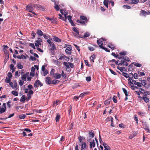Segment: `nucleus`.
Instances as JSON below:
<instances>
[{
  "label": "nucleus",
  "instance_id": "33",
  "mask_svg": "<svg viewBox=\"0 0 150 150\" xmlns=\"http://www.w3.org/2000/svg\"><path fill=\"white\" fill-rule=\"evenodd\" d=\"M60 81L59 80L54 79L52 81V84L55 85L59 83Z\"/></svg>",
  "mask_w": 150,
  "mask_h": 150
},
{
  "label": "nucleus",
  "instance_id": "55",
  "mask_svg": "<svg viewBox=\"0 0 150 150\" xmlns=\"http://www.w3.org/2000/svg\"><path fill=\"white\" fill-rule=\"evenodd\" d=\"M138 76L137 73H135L133 75L132 77H133V78L134 77L135 79H138Z\"/></svg>",
  "mask_w": 150,
  "mask_h": 150
},
{
  "label": "nucleus",
  "instance_id": "12",
  "mask_svg": "<svg viewBox=\"0 0 150 150\" xmlns=\"http://www.w3.org/2000/svg\"><path fill=\"white\" fill-rule=\"evenodd\" d=\"M2 108H1V112H5L6 111V104L5 103H3V105L2 106Z\"/></svg>",
  "mask_w": 150,
  "mask_h": 150
},
{
  "label": "nucleus",
  "instance_id": "26",
  "mask_svg": "<svg viewBox=\"0 0 150 150\" xmlns=\"http://www.w3.org/2000/svg\"><path fill=\"white\" fill-rule=\"evenodd\" d=\"M103 146L105 148V149H107L108 150H110V147L108 146L106 143L104 142L103 143Z\"/></svg>",
  "mask_w": 150,
  "mask_h": 150
},
{
  "label": "nucleus",
  "instance_id": "54",
  "mask_svg": "<svg viewBox=\"0 0 150 150\" xmlns=\"http://www.w3.org/2000/svg\"><path fill=\"white\" fill-rule=\"evenodd\" d=\"M123 7L125 8H126L127 9H130L131 8V7L130 6L125 5H123Z\"/></svg>",
  "mask_w": 150,
  "mask_h": 150
},
{
  "label": "nucleus",
  "instance_id": "1",
  "mask_svg": "<svg viewBox=\"0 0 150 150\" xmlns=\"http://www.w3.org/2000/svg\"><path fill=\"white\" fill-rule=\"evenodd\" d=\"M88 21V19L87 17L83 16H80V20H77L76 22L83 25H84L86 23H87Z\"/></svg>",
  "mask_w": 150,
  "mask_h": 150
},
{
  "label": "nucleus",
  "instance_id": "47",
  "mask_svg": "<svg viewBox=\"0 0 150 150\" xmlns=\"http://www.w3.org/2000/svg\"><path fill=\"white\" fill-rule=\"evenodd\" d=\"M86 144L85 142H83L82 144L81 145V149H84V148H86Z\"/></svg>",
  "mask_w": 150,
  "mask_h": 150
},
{
  "label": "nucleus",
  "instance_id": "2",
  "mask_svg": "<svg viewBox=\"0 0 150 150\" xmlns=\"http://www.w3.org/2000/svg\"><path fill=\"white\" fill-rule=\"evenodd\" d=\"M34 4H30L27 5L26 6V10L29 12H31V11L34 10Z\"/></svg>",
  "mask_w": 150,
  "mask_h": 150
},
{
  "label": "nucleus",
  "instance_id": "39",
  "mask_svg": "<svg viewBox=\"0 0 150 150\" xmlns=\"http://www.w3.org/2000/svg\"><path fill=\"white\" fill-rule=\"evenodd\" d=\"M11 93L15 96H17L18 95V93L16 91H12Z\"/></svg>",
  "mask_w": 150,
  "mask_h": 150
},
{
  "label": "nucleus",
  "instance_id": "57",
  "mask_svg": "<svg viewBox=\"0 0 150 150\" xmlns=\"http://www.w3.org/2000/svg\"><path fill=\"white\" fill-rule=\"evenodd\" d=\"M138 76H145V74L143 72H138Z\"/></svg>",
  "mask_w": 150,
  "mask_h": 150
},
{
  "label": "nucleus",
  "instance_id": "51",
  "mask_svg": "<svg viewBox=\"0 0 150 150\" xmlns=\"http://www.w3.org/2000/svg\"><path fill=\"white\" fill-rule=\"evenodd\" d=\"M60 118V115L59 114L57 115L56 117L55 120L56 122H58L59 121V119Z\"/></svg>",
  "mask_w": 150,
  "mask_h": 150
},
{
  "label": "nucleus",
  "instance_id": "36",
  "mask_svg": "<svg viewBox=\"0 0 150 150\" xmlns=\"http://www.w3.org/2000/svg\"><path fill=\"white\" fill-rule=\"evenodd\" d=\"M50 46L51 47L50 50H56V48L55 45L54 43L50 45Z\"/></svg>",
  "mask_w": 150,
  "mask_h": 150
},
{
  "label": "nucleus",
  "instance_id": "27",
  "mask_svg": "<svg viewBox=\"0 0 150 150\" xmlns=\"http://www.w3.org/2000/svg\"><path fill=\"white\" fill-rule=\"evenodd\" d=\"M120 58H123V59H124V60L127 61L128 62L130 61L129 58L127 57H121Z\"/></svg>",
  "mask_w": 150,
  "mask_h": 150
},
{
  "label": "nucleus",
  "instance_id": "58",
  "mask_svg": "<svg viewBox=\"0 0 150 150\" xmlns=\"http://www.w3.org/2000/svg\"><path fill=\"white\" fill-rule=\"evenodd\" d=\"M117 98V97L116 96H114L112 98V100L113 102L115 103H117V100H116Z\"/></svg>",
  "mask_w": 150,
  "mask_h": 150
},
{
  "label": "nucleus",
  "instance_id": "40",
  "mask_svg": "<svg viewBox=\"0 0 150 150\" xmlns=\"http://www.w3.org/2000/svg\"><path fill=\"white\" fill-rule=\"evenodd\" d=\"M25 96L23 95L22 97H21V99L20 100V101L21 102H24L25 100H26L25 99Z\"/></svg>",
  "mask_w": 150,
  "mask_h": 150
},
{
  "label": "nucleus",
  "instance_id": "43",
  "mask_svg": "<svg viewBox=\"0 0 150 150\" xmlns=\"http://www.w3.org/2000/svg\"><path fill=\"white\" fill-rule=\"evenodd\" d=\"M26 117V115H19V118L20 119H23Z\"/></svg>",
  "mask_w": 150,
  "mask_h": 150
},
{
  "label": "nucleus",
  "instance_id": "19",
  "mask_svg": "<svg viewBox=\"0 0 150 150\" xmlns=\"http://www.w3.org/2000/svg\"><path fill=\"white\" fill-rule=\"evenodd\" d=\"M90 143V148H92V147H94L95 146V143L94 140H93L92 142H89Z\"/></svg>",
  "mask_w": 150,
  "mask_h": 150
},
{
  "label": "nucleus",
  "instance_id": "24",
  "mask_svg": "<svg viewBox=\"0 0 150 150\" xmlns=\"http://www.w3.org/2000/svg\"><path fill=\"white\" fill-rule=\"evenodd\" d=\"M140 93L142 94H143L144 96H146L150 94V92L147 91H144V92H142V91H140Z\"/></svg>",
  "mask_w": 150,
  "mask_h": 150
},
{
  "label": "nucleus",
  "instance_id": "34",
  "mask_svg": "<svg viewBox=\"0 0 150 150\" xmlns=\"http://www.w3.org/2000/svg\"><path fill=\"white\" fill-rule=\"evenodd\" d=\"M63 64L67 67V69H68L70 68L69 65L68 64V63L64 62H63Z\"/></svg>",
  "mask_w": 150,
  "mask_h": 150
},
{
  "label": "nucleus",
  "instance_id": "52",
  "mask_svg": "<svg viewBox=\"0 0 150 150\" xmlns=\"http://www.w3.org/2000/svg\"><path fill=\"white\" fill-rule=\"evenodd\" d=\"M17 67L18 69H21L23 68V66L21 63L17 65Z\"/></svg>",
  "mask_w": 150,
  "mask_h": 150
},
{
  "label": "nucleus",
  "instance_id": "35",
  "mask_svg": "<svg viewBox=\"0 0 150 150\" xmlns=\"http://www.w3.org/2000/svg\"><path fill=\"white\" fill-rule=\"evenodd\" d=\"M97 43L99 45V47H100V45H101L102 44H103V42L102 41V40H101V39H99L97 41Z\"/></svg>",
  "mask_w": 150,
  "mask_h": 150
},
{
  "label": "nucleus",
  "instance_id": "3",
  "mask_svg": "<svg viewBox=\"0 0 150 150\" xmlns=\"http://www.w3.org/2000/svg\"><path fill=\"white\" fill-rule=\"evenodd\" d=\"M89 136L87 138V141L88 142H90L92 138L94 137V134L92 130L88 132Z\"/></svg>",
  "mask_w": 150,
  "mask_h": 150
},
{
  "label": "nucleus",
  "instance_id": "56",
  "mask_svg": "<svg viewBox=\"0 0 150 150\" xmlns=\"http://www.w3.org/2000/svg\"><path fill=\"white\" fill-rule=\"evenodd\" d=\"M62 76L64 78H66L67 75L66 74L64 73L63 71H62L61 73Z\"/></svg>",
  "mask_w": 150,
  "mask_h": 150
},
{
  "label": "nucleus",
  "instance_id": "64",
  "mask_svg": "<svg viewBox=\"0 0 150 150\" xmlns=\"http://www.w3.org/2000/svg\"><path fill=\"white\" fill-rule=\"evenodd\" d=\"M7 76L8 77V78L11 79L12 76V74L11 72H9L8 73Z\"/></svg>",
  "mask_w": 150,
  "mask_h": 150
},
{
  "label": "nucleus",
  "instance_id": "29",
  "mask_svg": "<svg viewBox=\"0 0 150 150\" xmlns=\"http://www.w3.org/2000/svg\"><path fill=\"white\" fill-rule=\"evenodd\" d=\"M109 1H108L104 0L103 2V4L107 8H108Z\"/></svg>",
  "mask_w": 150,
  "mask_h": 150
},
{
  "label": "nucleus",
  "instance_id": "28",
  "mask_svg": "<svg viewBox=\"0 0 150 150\" xmlns=\"http://www.w3.org/2000/svg\"><path fill=\"white\" fill-rule=\"evenodd\" d=\"M107 46L110 48L112 50L115 49V47L114 46V45L111 43L109 44Z\"/></svg>",
  "mask_w": 150,
  "mask_h": 150
},
{
  "label": "nucleus",
  "instance_id": "45",
  "mask_svg": "<svg viewBox=\"0 0 150 150\" xmlns=\"http://www.w3.org/2000/svg\"><path fill=\"white\" fill-rule=\"evenodd\" d=\"M122 75L126 78H129V75H128V74L126 73L123 72L122 74Z\"/></svg>",
  "mask_w": 150,
  "mask_h": 150
},
{
  "label": "nucleus",
  "instance_id": "41",
  "mask_svg": "<svg viewBox=\"0 0 150 150\" xmlns=\"http://www.w3.org/2000/svg\"><path fill=\"white\" fill-rule=\"evenodd\" d=\"M122 89L123 92L124 93L126 96L127 97L128 96V95L127 91L124 88H122Z\"/></svg>",
  "mask_w": 150,
  "mask_h": 150
},
{
  "label": "nucleus",
  "instance_id": "61",
  "mask_svg": "<svg viewBox=\"0 0 150 150\" xmlns=\"http://www.w3.org/2000/svg\"><path fill=\"white\" fill-rule=\"evenodd\" d=\"M54 69H52L50 72V74L52 76L54 75V74H55L54 73Z\"/></svg>",
  "mask_w": 150,
  "mask_h": 150
},
{
  "label": "nucleus",
  "instance_id": "38",
  "mask_svg": "<svg viewBox=\"0 0 150 150\" xmlns=\"http://www.w3.org/2000/svg\"><path fill=\"white\" fill-rule=\"evenodd\" d=\"M27 76L25 74L22 75L21 77V79L23 81H25L26 80Z\"/></svg>",
  "mask_w": 150,
  "mask_h": 150
},
{
  "label": "nucleus",
  "instance_id": "63",
  "mask_svg": "<svg viewBox=\"0 0 150 150\" xmlns=\"http://www.w3.org/2000/svg\"><path fill=\"white\" fill-rule=\"evenodd\" d=\"M109 71L111 73L113 74V75H117L116 73L114 71H113L112 70L110 69H109Z\"/></svg>",
  "mask_w": 150,
  "mask_h": 150
},
{
  "label": "nucleus",
  "instance_id": "59",
  "mask_svg": "<svg viewBox=\"0 0 150 150\" xmlns=\"http://www.w3.org/2000/svg\"><path fill=\"white\" fill-rule=\"evenodd\" d=\"M11 102L10 100L9 101L6 103L7 105V107L8 108H10L11 107Z\"/></svg>",
  "mask_w": 150,
  "mask_h": 150
},
{
  "label": "nucleus",
  "instance_id": "53",
  "mask_svg": "<svg viewBox=\"0 0 150 150\" xmlns=\"http://www.w3.org/2000/svg\"><path fill=\"white\" fill-rule=\"evenodd\" d=\"M127 52L126 51H122L120 52V55H125L127 54Z\"/></svg>",
  "mask_w": 150,
  "mask_h": 150
},
{
  "label": "nucleus",
  "instance_id": "6",
  "mask_svg": "<svg viewBox=\"0 0 150 150\" xmlns=\"http://www.w3.org/2000/svg\"><path fill=\"white\" fill-rule=\"evenodd\" d=\"M38 40L35 41V45L36 47H39V45H41V42H42V40L41 38H38Z\"/></svg>",
  "mask_w": 150,
  "mask_h": 150
},
{
  "label": "nucleus",
  "instance_id": "60",
  "mask_svg": "<svg viewBox=\"0 0 150 150\" xmlns=\"http://www.w3.org/2000/svg\"><path fill=\"white\" fill-rule=\"evenodd\" d=\"M87 94L86 93L84 92L83 93H81L80 95L79 96V97H81V98H83L84 96L85 95Z\"/></svg>",
  "mask_w": 150,
  "mask_h": 150
},
{
  "label": "nucleus",
  "instance_id": "14",
  "mask_svg": "<svg viewBox=\"0 0 150 150\" xmlns=\"http://www.w3.org/2000/svg\"><path fill=\"white\" fill-rule=\"evenodd\" d=\"M142 85L147 88H148L149 87V86L147 85L146 81L145 80H143L142 81Z\"/></svg>",
  "mask_w": 150,
  "mask_h": 150
},
{
  "label": "nucleus",
  "instance_id": "17",
  "mask_svg": "<svg viewBox=\"0 0 150 150\" xmlns=\"http://www.w3.org/2000/svg\"><path fill=\"white\" fill-rule=\"evenodd\" d=\"M53 76L54 78L56 79H59L61 77V75L60 74L55 73L54 74V75H53Z\"/></svg>",
  "mask_w": 150,
  "mask_h": 150
},
{
  "label": "nucleus",
  "instance_id": "48",
  "mask_svg": "<svg viewBox=\"0 0 150 150\" xmlns=\"http://www.w3.org/2000/svg\"><path fill=\"white\" fill-rule=\"evenodd\" d=\"M133 64L136 66L139 67H141L142 65L141 64L136 62H134Z\"/></svg>",
  "mask_w": 150,
  "mask_h": 150
},
{
  "label": "nucleus",
  "instance_id": "10",
  "mask_svg": "<svg viewBox=\"0 0 150 150\" xmlns=\"http://www.w3.org/2000/svg\"><path fill=\"white\" fill-rule=\"evenodd\" d=\"M45 81L47 85H50L52 84V79L49 77H47L46 78Z\"/></svg>",
  "mask_w": 150,
  "mask_h": 150
},
{
  "label": "nucleus",
  "instance_id": "18",
  "mask_svg": "<svg viewBox=\"0 0 150 150\" xmlns=\"http://www.w3.org/2000/svg\"><path fill=\"white\" fill-rule=\"evenodd\" d=\"M139 2V0H131L129 2L130 4H136L138 3Z\"/></svg>",
  "mask_w": 150,
  "mask_h": 150
},
{
  "label": "nucleus",
  "instance_id": "8",
  "mask_svg": "<svg viewBox=\"0 0 150 150\" xmlns=\"http://www.w3.org/2000/svg\"><path fill=\"white\" fill-rule=\"evenodd\" d=\"M72 30H73V31H74L75 32H76L75 33H74V35L75 36L77 37H80L79 36V31L78 30H77L76 28H75V27H73V28H72Z\"/></svg>",
  "mask_w": 150,
  "mask_h": 150
},
{
  "label": "nucleus",
  "instance_id": "16",
  "mask_svg": "<svg viewBox=\"0 0 150 150\" xmlns=\"http://www.w3.org/2000/svg\"><path fill=\"white\" fill-rule=\"evenodd\" d=\"M53 62L54 64L59 66H61L62 65L61 63L57 60L53 59Z\"/></svg>",
  "mask_w": 150,
  "mask_h": 150
},
{
  "label": "nucleus",
  "instance_id": "5",
  "mask_svg": "<svg viewBox=\"0 0 150 150\" xmlns=\"http://www.w3.org/2000/svg\"><path fill=\"white\" fill-rule=\"evenodd\" d=\"M40 85V87L43 86L42 83L38 80H37L35 82L34 84V86L35 88H37Z\"/></svg>",
  "mask_w": 150,
  "mask_h": 150
},
{
  "label": "nucleus",
  "instance_id": "50",
  "mask_svg": "<svg viewBox=\"0 0 150 150\" xmlns=\"http://www.w3.org/2000/svg\"><path fill=\"white\" fill-rule=\"evenodd\" d=\"M42 110H38L37 109H34L33 110V111L35 112H36L38 113H41Z\"/></svg>",
  "mask_w": 150,
  "mask_h": 150
},
{
  "label": "nucleus",
  "instance_id": "20",
  "mask_svg": "<svg viewBox=\"0 0 150 150\" xmlns=\"http://www.w3.org/2000/svg\"><path fill=\"white\" fill-rule=\"evenodd\" d=\"M111 97L109 98L108 99V100H106L104 102V104L106 105H108L109 104H110V101L111 100Z\"/></svg>",
  "mask_w": 150,
  "mask_h": 150
},
{
  "label": "nucleus",
  "instance_id": "22",
  "mask_svg": "<svg viewBox=\"0 0 150 150\" xmlns=\"http://www.w3.org/2000/svg\"><path fill=\"white\" fill-rule=\"evenodd\" d=\"M100 47L104 50L105 51L107 52H110V50L108 49L107 48L104 47L103 46V44H102L101 45H100Z\"/></svg>",
  "mask_w": 150,
  "mask_h": 150
},
{
  "label": "nucleus",
  "instance_id": "37",
  "mask_svg": "<svg viewBox=\"0 0 150 150\" xmlns=\"http://www.w3.org/2000/svg\"><path fill=\"white\" fill-rule=\"evenodd\" d=\"M96 55L95 54H93L90 57V59L91 61L93 62H94V59H96Z\"/></svg>",
  "mask_w": 150,
  "mask_h": 150
},
{
  "label": "nucleus",
  "instance_id": "13",
  "mask_svg": "<svg viewBox=\"0 0 150 150\" xmlns=\"http://www.w3.org/2000/svg\"><path fill=\"white\" fill-rule=\"evenodd\" d=\"M53 39L56 42H61L62 41V40L61 39L56 37V36H53Z\"/></svg>",
  "mask_w": 150,
  "mask_h": 150
},
{
  "label": "nucleus",
  "instance_id": "25",
  "mask_svg": "<svg viewBox=\"0 0 150 150\" xmlns=\"http://www.w3.org/2000/svg\"><path fill=\"white\" fill-rule=\"evenodd\" d=\"M13 82L14 85H13V86L12 88L14 89L17 90L18 89V86L16 81H14Z\"/></svg>",
  "mask_w": 150,
  "mask_h": 150
},
{
  "label": "nucleus",
  "instance_id": "46",
  "mask_svg": "<svg viewBox=\"0 0 150 150\" xmlns=\"http://www.w3.org/2000/svg\"><path fill=\"white\" fill-rule=\"evenodd\" d=\"M24 81H23L21 80H20L19 82V84L20 86H22L23 85L24 83Z\"/></svg>",
  "mask_w": 150,
  "mask_h": 150
},
{
  "label": "nucleus",
  "instance_id": "62",
  "mask_svg": "<svg viewBox=\"0 0 150 150\" xmlns=\"http://www.w3.org/2000/svg\"><path fill=\"white\" fill-rule=\"evenodd\" d=\"M11 81V79L9 78H8L7 77H6V79H5V81L7 83H9Z\"/></svg>",
  "mask_w": 150,
  "mask_h": 150
},
{
  "label": "nucleus",
  "instance_id": "32",
  "mask_svg": "<svg viewBox=\"0 0 150 150\" xmlns=\"http://www.w3.org/2000/svg\"><path fill=\"white\" fill-rule=\"evenodd\" d=\"M143 99L144 100V101L146 103H148L149 102V98L147 97L146 96H144L143 97Z\"/></svg>",
  "mask_w": 150,
  "mask_h": 150
},
{
  "label": "nucleus",
  "instance_id": "9",
  "mask_svg": "<svg viewBox=\"0 0 150 150\" xmlns=\"http://www.w3.org/2000/svg\"><path fill=\"white\" fill-rule=\"evenodd\" d=\"M68 48H69V49L68 48H67L65 50V52L68 54H71V50L72 48L71 47V45H68Z\"/></svg>",
  "mask_w": 150,
  "mask_h": 150
},
{
  "label": "nucleus",
  "instance_id": "30",
  "mask_svg": "<svg viewBox=\"0 0 150 150\" xmlns=\"http://www.w3.org/2000/svg\"><path fill=\"white\" fill-rule=\"evenodd\" d=\"M59 18L60 19H62V20L64 21H66L67 18L66 17V14H64V16H65V18H64V17H63L62 15L60 14H59Z\"/></svg>",
  "mask_w": 150,
  "mask_h": 150
},
{
  "label": "nucleus",
  "instance_id": "4",
  "mask_svg": "<svg viewBox=\"0 0 150 150\" xmlns=\"http://www.w3.org/2000/svg\"><path fill=\"white\" fill-rule=\"evenodd\" d=\"M150 14V12L149 11H148L147 12L145 10H142L140 12L139 15L140 16H143L146 17L147 15Z\"/></svg>",
  "mask_w": 150,
  "mask_h": 150
},
{
  "label": "nucleus",
  "instance_id": "42",
  "mask_svg": "<svg viewBox=\"0 0 150 150\" xmlns=\"http://www.w3.org/2000/svg\"><path fill=\"white\" fill-rule=\"evenodd\" d=\"M54 5L55 6L54 7V8L57 11H58L59 9V6L56 3H55Z\"/></svg>",
  "mask_w": 150,
  "mask_h": 150
},
{
  "label": "nucleus",
  "instance_id": "31",
  "mask_svg": "<svg viewBox=\"0 0 150 150\" xmlns=\"http://www.w3.org/2000/svg\"><path fill=\"white\" fill-rule=\"evenodd\" d=\"M143 126L145 129L148 130V131H149V129L148 128V127L147 126V124L146 123H143Z\"/></svg>",
  "mask_w": 150,
  "mask_h": 150
},
{
  "label": "nucleus",
  "instance_id": "15",
  "mask_svg": "<svg viewBox=\"0 0 150 150\" xmlns=\"http://www.w3.org/2000/svg\"><path fill=\"white\" fill-rule=\"evenodd\" d=\"M119 64H120L121 66L122 65H123L124 66H127L128 65V64L127 62H126L125 61L121 60L120 62V63H119Z\"/></svg>",
  "mask_w": 150,
  "mask_h": 150
},
{
  "label": "nucleus",
  "instance_id": "7",
  "mask_svg": "<svg viewBox=\"0 0 150 150\" xmlns=\"http://www.w3.org/2000/svg\"><path fill=\"white\" fill-rule=\"evenodd\" d=\"M34 7L38 9L41 10H45V8L43 6L40 5L35 4L34 5Z\"/></svg>",
  "mask_w": 150,
  "mask_h": 150
},
{
  "label": "nucleus",
  "instance_id": "23",
  "mask_svg": "<svg viewBox=\"0 0 150 150\" xmlns=\"http://www.w3.org/2000/svg\"><path fill=\"white\" fill-rule=\"evenodd\" d=\"M36 33L40 36H42L43 35V33L40 29L37 30Z\"/></svg>",
  "mask_w": 150,
  "mask_h": 150
},
{
  "label": "nucleus",
  "instance_id": "21",
  "mask_svg": "<svg viewBox=\"0 0 150 150\" xmlns=\"http://www.w3.org/2000/svg\"><path fill=\"white\" fill-rule=\"evenodd\" d=\"M117 69L120 71L121 72H122L123 71H127V69L124 67H117Z\"/></svg>",
  "mask_w": 150,
  "mask_h": 150
},
{
  "label": "nucleus",
  "instance_id": "49",
  "mask_svg": "<svg viewBox=\"0 0 150 150\" xmlns=\"http://www.w3.org/2000/svg\"><path fill=\"white\" fill-rule=\"evenodd\" d=\"M133 66L132 65L130 64L128 66V70L129 71L132 70L133 69Z\"/></svg>",
  "mask_w": 150,
  "mask_h": 150
},
{
  "label": "nucleus",
  "instance_id": "44",
  "mask_svg": "<svg viewBox=\"0 0 150 150\" xmlns=\"http://www.w3.org/2000/svg\"><path fill=\"white\" fill-rule=\"evenodd\" d=\"M90 34L88 32H86L85 33L83 36V38H85L87 37H88L90 36Z\"/></svg>",
  "mask_w": 150,
  "mask_h": 150
},
{
  "label": "nucleus",
  "instance_id": "11",
  "mask_svg": "<svg viewBox=\"0 0 150 150\" xmlns=\"http://www.w3.org/2000/svg\"><path fill=\"white\" fill-rule=\"evenodd\" d=\"M133 78V77H129L128 79L129 82L132 84H134L136 85L137 83V82L133 80H132Z\"/></svg>",
  "mask_w": 150,
  "mask_h": 150
}]
</instances>
